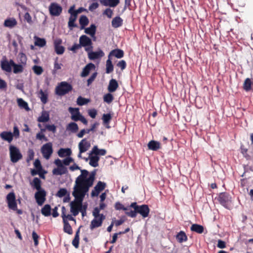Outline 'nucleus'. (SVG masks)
<instances>
[{
	"mask_svg": "<svg viewBox=\"0 0 253 253\" xmlns=\"http://www.w3.org/2000/svg\"><path fill=\"white\" fill-rule=\"evenodd\" d=\"M94 180L93 174L89 173L86 170H81V174L76 179L72 192L75 199L70 204V212L73 215L76 216L82 211L83 201Z\"/></svg>",
	"mask_w": 253,
	"mask_h": 253,
	"instance_id": "obj_1",
	"label": "nucleus"
},
{
	"mask_svg": "<svg viewBox=\"0 0 253 253\" xmlns=\"http://www.w3.org/2000/svg\"><path fill=\"white\" fill-rule=\"evenodd\" d=\"M106 154L105 149H99L97 146L93 147L91 150L88 153V157L85 159V161H89V164L93 167H96L98 166L99 160V156H104Z\"/></svg>",
	"mask_w": 253,
	"mask_h": 253,
	"instance_id": "obj_2",
	"label": "nucleus"
},
{
	"mask_svg": "<svg viewBox=\"0 0 253 253\" xmlns=\"http://www.w3.org/2000/svg\"><path fill=\"white\" fill-rule=\"evenodd\" d=\"M115 208L117 210L123 209L126 211V214L131 217L134 216L136 213H142V206H137L136 203H132L129 207L126 208L121 203H117L115 204Z\"/></svg>",
	"mask_w": 253,
	"mask_h": 253,
	"instance_id": "obj_3",
	"label": "nucleus"
},
{
	"mask_svg": "<svg viewBox=\"0 0 253 253\" xmlns=\"http://www.w3.org/2000/svg\"><path fill=\"white\" fill-rule=\"evenodd\" d=\"M99 211V209L96 208L92 212L94 218L92 220L90 224V229L92 230L101 226L103 221L105 218V216L102 214H100Z\"/></svg>",
	"mask_w": 253,
	"mask_h": 253,
	"instance_id": "obj_4",
	"label": "nucleus"
},
{
	"mask_svg": "<svg viewBox=\"0 0 253 253\" xmlns=\"http://www.w3.org/2000/svg\"><path fill=\"white\" fill-rule=\"evenodd\" d=\"M56 168L52 170V173L54 175H62L67 172V169L64 166L62 161L60 159H56L54 161Z\"/></svg>",
	"mask_w": 253,
	"mask_h": 253,
	"instance_id": "obj_5",
	"label": "nucleus"
},
{
	"mask_svg": "<svg viewBox=\"0 0 253 253\" xmlns=\"http://www.w3.org/2000/svg\"><path fill=\"white\" fill-rule=\"evenodd\" d=\"M91 144L89 140L86 139H83L78 144L79 153L78 157L79 158H82V154L87 151L90 147Z\"/></svg>",
	"mask_w": 253,
	"mask_h": 253,
	"instance_id": "obj_6",
	"label": "nucleus"
},
{
	"mask_svg": "<svg viewBox=\"0 0 253 253\" xmlns=\"http://www.w3.org/2000/svg\"><path fill=\"white\" fill-rule=\"evenodd\" d=\"M10 160L13 163H16L22 158L19 150L14 146L9 147Z\"/></svg>",
	"mask_w": 253,
	"mask_h": 253,
	"instance_id": "obj_7",
	"label": "nucleus"
},
{
	"mask_svg": "<svg viewBox=\"0 0 253 253\" xmlns=\"http://www.w3.org/2000/svg\"><path fill=\"white\" fill-rule=\"evenodd\" d=\"M72 89L71 85L66 82H61L56 87V92L59 95H63L68 92Z\"/></svg>",
	"mask_w": 253,
	"mask_h": 253,
	"instance_id": "obj_8",
	"label": "nucleus"
},
{
	"mask_svg": "<svg viewBox=\"0 0 253 253\" xmlns=\"http://www.w3.org/2000/svg\"><path fill=\"white\" fill-rule=\"evenodd\" d=\"M217 200L221 205L227 208L231 203V197L228 193L222 192L218 195Z\"/></svg>",
	"mask_w": 253,
	"mask_h": 253,
	"instance_id": "obj_9",
	"label": "nucleus"
},
{
	"mask_svg": "<svg viewBox=\"0 0 253 253\" xmlns=\"http://www.w3.org/2000/svg\"><path fill=\"white\" fill-rule=\"evenodd\" d=\"M41 151L44 158L48 159L52 153V146L51 143H48L43 145Z\"/></svg>",
	"mask_w": 253,
	"mask_h": 253,
	"instance_id": "obj_10",
	"label": "nucleus"
},
{
	"mask_svg": "<svg viewBox=\"0 0 253 253\" xmlns=\"http://www.w3.org/2000/svg\"><path fill=\"white\" fill-rule=\"evenodd\" d=\"M49 11L50 14L52 16H59L62 11V8L60 5L56 3H51L49 6Z\"/></svg>",
	"mask_w": 253,
	"mask_h": 253,
	"instance_id": "obj_11",
	"label": "nucleus"
},
{
	"mask_svg": "<svg viewBox=\"0 0 253 253\" xmlns=\"http://www.w3.org/2000/svg\"><path fill=\"white\" fill-rule=\"evenodd\" d=\"M80 45L81 46H84L85 47L86 51H89L91 49L92 47H88L91 45L92 42L90 39L87 37L85 35H83L81 36L79 39Z\"/></svg>",
	"mask_w": 253,
	"mask_h": 253,
	"instance_id": "obj_12",
	"label": "nucleus"
},
{
	"mask_svg": "<svg viewBox=\"0 0 253 253\" xmlns=\"http://www.w3.org/2000/svg\"><path fill=\"white\" fill-rule=\"evenodd\" d=\"M46 192L43 190L37 191L35 194V198L37 204L42 206L45 201Z\"/></svg>",
	"mask_w": 253,
	"mask_h": 253,
	"instance_id": "obj_13",
	"label": "nucleus"
},
{
	"mask_svg": "<svg viewBox=\"0 0 253 253\" xmlns=\"http://www.w3.org/2000/svg\"><path fill=\"white\" fill-rule=\"evenodd\" d=\"M8 207L13 210H17V204L16 203L15 196L14 193H9L6 197Z\"/></svg>",
	"mask_w": 253,
	"mask_h": 253,
	"instance_id": "obj_14",
	"label": "nucleus"
},
{
	"mask_svg": "<svg viewBox=\"0 0 253 253\" xmlns=\"http://www.w3.org/2000/svg\"><path fill=\"white\" fill-rule=\"evenodd\" d=\"M106 184L104 182L99 181L94 187L93 190L91 191V195L92 197L97 196L99 193L104 189Z\"/></svg>",
	"mask_w": 253,
	"mask_h": 253,
	"instance_id": "obj_15",
	"label": "nucleus"
},
{
	"mask_svg": "<svg viewBox=\"0 0 253 253\" xmlns=\"http://www.w3.org/2000/svg\"><path fill=\"white\" fill-rule=\"evenodd\" d=\"M56 196L63 198V201L65 203L69 202L70 199L69 193L64 188L60 189L57 193Z\"/></svg>",
	"mask_w": 253,
	"mask_h": 253,
	"instance_id": "obj_16",
	"label": "nucleus"
},
{
	"mask_svg": "<svg viewBox=\"0 0 253 253\" xmlns=\"http://www.w3.org/2000/svg\"><path fill=\"white\" fill-rule=\"evenodd\" d=\"M13 65V61L11 60L9 61L4 60L1 62V67L3 70L10 72L11 71V67Z\"/></svg>",
	"mask_w": 253,
	"mask_h": 253,
	"instance_id": "obj_17",
	"label": "nucleus"
},
{
	"mask_svg": "<svg viewBox=\"0 0 253 253\" xmlns=\"http://www.w3.org/2000/svg\"><path fill=\"white\" fill-rule=\"evenodd\" d=\"M104 53L101 50H98L96 51H89L88 52V56L90 59L94 60L101 58L103 56Z\"/></svg>",
	"mask_w": 253,
	"mask_h": 253,
	"instance_id": "obj_18",
	"label": "nucleus"
},
{
	"mask_svg": "<svg viewBox=\"0 0 253 253\" xmlns=\"http://www.w3.org/2000/svg\"><path fill=\"white\" fill-rule=\"evenodd\" d=\"M69 111L71 114V119L75 121H79V118L82 115L79 112V109L70 107Z\"/></svg>",
	"mask_w": 253,
	"mask_h": 253,
	"instance_id": "obj_19",
	"label": "nucleus"
},
{
	"mask_svg": "<svg viewBox=\"0 0 253 253\" xmlns=\"http://www.w3.org/2000/svg\"><path fill=\"white\" fill-rule=\"evenodd\" d=\"M39 122L46 123L49 120V113L48 111H42L37 119Z\"/></svg>",
	"mask_w": 253,
	"mask_h": 253,
	"instance_id": "obj_20",
	"label": "nucleus"
},
{
	"mask_svg": "<svg viewBox=\"0 0 253 253\" xmlns=\"http://www.w3.org/2000/svg\"><path fill=\"white\" fill-rule=\"evenodd\" d=\"M62 41L57 39L54 41V46L56 52L58 54H62L64 51V48L61 45Z\"/></svg>",
	"mask_w": 253,
	"mask_h": 253,
	"instance_id": "obj_21",
	"label": "nucleus"
},
{
	"mask_svg": "<svg viewBox=\"0 0 253 253\" xmlns=\"http://www.w3.org/2000/svg\"><path fill=\"white\" fill-rule=\"evenodd\" d=\"M95 69V66L92 63H89L83 69L82 73H81V76L84 77L87 76L90 71L91 70H94Z\"/></svg>",
	"mask_w": 253,
	"mask_h": 253,
	"instance_id": "obj_22",
	"label": "nucleus"
},
{
	"mask_svg": "<svg viewBox=\"0 0 253 253\" xmlns=\"http://www.w3.org/2000/svg\"><path fill=\"white\" fill-rule=\"evenodd\" d=\"M0 137L4 140L11 142L13 139V134L11 132L3 131L0 134Z\"/></svg>",
	"mask_w": 253,
	"mask_h": 253,
	"instance_id": "obj_23",
	"label": "nucleus"
},
{
	"mask_svg": "<svg viewBox=\"0 0 253 253\" xmlns=\"http://www.w3.org/2000/svg\"><path fill=\"white\" fill-rule=\"evenodd\" d=\"M147 145L148 149L153 151H157L161 147L160 143L154 140H151Z\"/></svg>",
	"mask_w": 253,
	"mask_h": 253,
	"instance_id": "obj_24",
	"label": "nucleus"
},
{
	"mask_svg": "<svg viewBox=\"0 0 253 253\" xmlns=\"http://www.w3.org/2000/svg\"><path fill=\"white\" fill-rule=\"evenodd\" d=\"M100 2L105 6L115 7L120 2L119 0H101Z\"/></svg>",
	"mask_w": 253,
	"mask_h": 253,
	"instance_id": "obj_25",
	"label": "nucleus"
},
{
	"mask_svg": "<svg viewBox=\"0 0 253 253\" xmlns=\"http://www.w3.org/2000/svg\"><path fill=\"white\" fill-rule=\"evenodd\" d=\"M119 86L116 80L115 79H112L110 81L108 90L110 92H113L118 88Z\"/></svg>",
	"mask_w": 253,
	"mask_h": 253,
	"instance_id": "obj_26",
	"label": "nucleus"
},
{
	"mask_svg": "<svg viewBox=\"0 0 253 253\" xmlns=\"http://www.w3.org/2000/svg\"><path fill=\"white\" fill-rule=\"evenodd\" d=\"M71 150L69 148H61L58 152V154L59 156L61 158L70 156L71 155Z\"/></svg>",
	"mask_w": 253,
	"mask_h": 253,
	"instance_id": "obj_27",
	"label": "nucleus"
},
{
	"mask_svg": "<svg viewBox=\"0 0 253 253\" xmlns=\"http://www.w3.org/2000/svg\"><path fill=\"white\" fill-rule=\"evenodd\" d=\"M192 231L196 232L198 234H202L203 233L204 228L202 225L198 224H193L190 227Z\"/></svg>",
	"mask_w": 253,
	"mask_h": 253,
	"instance_id": "obj_28",
	"label": "nucleus"
},
{
	"mask_svg": "<svg viewBox=\"0 0 253 253\" xmlns=\"http://www.w3.org/2000/svg\"><path fill=\"white\" fill-rule=\"evenodd\" d=\"M34 165L36 169L38 171V174L40 175L41 177L43 178L44 177L42 175L45 172L43 171L42 167L41 166L40 161L38 159L36 160L34 163Z\"/></svg>",
	"mask_w": 253,
	"mask_h": 253,
	"instance_id": "obj_29",
	"label": "nucleus"
},
{
	"mask_svg": "<svg viewBox=\"0 0 253 253\" xmlns=\"http://www.w3.org/2000/svg\"><path fill=\"white\" fill-rule=\"evenodd\" d=\"M96 27L94 24H91L89 27L84 29L85 34L93 37L95 35Z\"/></svg>",
	"mask_w": 253,
	"mask_h": 253,
	"instance_id": "obj_30",
	"label": "nucleus"
},
{
	"mask_svg": "<svg viewBox=\"0 0 253 253\" xmlns=\"http://www.w3.org/2000/svg\"><path fill=\"white\" fill-rule=\"evenodd\" d=\"M176 238L179 243H182L187 240V237L184 231H180L176 235Z\"/></svg>",
	"mask_w": 253,
	"mask_h": 253,
	"instance_id": "obj_31",
	"label": "nucleus"
},
{
	"mask_svg": "<svg viewBox=\"0 0 253 253\" xmlns=\"http://www.w3.org/2000/svg\"><path fill=\"white\" fill-rule=\"evenodd\" d=\"M78 129L79 127L77 124L75 123H71L69 124L66 127V130L72 133L76 132Z\"/></svg>",
	"mask_w": 253,
	"mask_h": 253,
	"instance_id": "obj_32",
	"label": "nucleus"
},
{
	"mask_svg": "<svg viewBox=\"0 0 253 253\" xmlns=\"http://www.w3.org/2000/svg\"><path fill=\"white\" fill-rule=\"evenodd\" d=\"M112 55H114L118 58H121L124 56V52L120 49H115L112 50L109 54L108 57H110Z\"/></svg>",
	"mask_w": 253,
	"mask_h": 253,
	"instance_id": "obj_33",
	"label": "nucleus"
},
{
	"mask_svg": "<svg viewBox=\"0 0 253 253\" xmlns=\"http://www.w3.org/2000/svg\"><path fill=\"white\" fill-rule=\"evenodd\" d=\"M38 96L41 99V101L43 104L47 102L48 93L46 91H43L42 90H40L39 92Z\"/></svg>",
	"mask_w": 253,
	"mask_h": 253,
	"instance_id": "obj_34",
	"label": "nucleus"
},
{
	"mask_svg": "<svg viewBox=\"0 0 253 253\" xmlns=\"http://www.w3.org/2000/svg\"><path fill=\"white\" fill-rule=\"evenodd\" d=\"M51 207L49 205H45L41 210L42 213L45 216H48L51 214Z\"/></svg>",
	"mask_w": 253,
	"mask_h": 253,
	"instance_id": "obj_35",
	"label": "nucleus"
},
{
	"mask_svg": "<svg viewBox=\"0 0 253 253\" xmlns=\"http://www.w3.org/2000/svg\"><path fill=\"white\" fill-rule=\"evenodd\" d=\"M252 82L250 78H247L243 84V88L246 91H249L252 89Z\"/></svg>",
	"mask_w": 253,
	"mask_h": 253,
	"instance_id": "obj_36",
	"label": "nucleus"
},
{
	"mask_svg": "<svg viewBox=\"0 0 253 253\" xmlns=\"http://www.w3.org/2000/svg\"><path fill=\"white\" fill-rule=\"evenodd\" d=\"M123 20L120 17H116L112 21V25L114 28H118L122 24Z\"/></svg>",
	"mask_w": 253,
	"mask_h": 253,
	"instance_id": "obj_37",
	"label": "nucleus"
},
{
	"mask_svg": "<svg viewBox=\"0 0 253 253\" xmlns=\"http://www.w3.org/2000/svg\"><path fill=\"white\" fill-rule=\"evenodd\" d=\"M17 102L18 106L20 108L24 109L26 111H29L30 110L28 107V103L26 102H25L24 100H23L22 98L17 99Z\"/></svg>",
	"mask_w": 253,
	"mask_h": 253,
	"instance_id": "obj_38",
	"label": "nucleus"
},
{
	"mask_svg": "<svg viewBox=\"0 0 253 253\" xmlns=\"http://www.w3.org/2000/svg\"><path fill=\"white\" fill-rule=\"evenodd\" d=\"M17 24L16 20L14 18H10L5 20L4 25L5 27L12 28Z\"/></svg>",
	"mask_w": 253,
	"mask_h": 253,
	"instance_id": "obj_39",
	"label": "nucleus"
},
{
	"mask_svg": "<svg viewBox=\"0 0 253 253\" xmlns=\"http://www.w3.org/2000/svg\"><path fill=\"white\" fill-rule=\"evenodd\" d=\"M32 185L37 189V191L40 190H43V189L41 188V181L38 178H35L34 179Z\"/></svg>",
	"mask_w": 253,
	"mask_h": 253,
	"instance_id": "obj_40",
	"label": "nucleus"
},
{
	"mask_svg": "<svg viewBox=\"0 0 253 253\" xmlns=\"http://www.w3.org/2000/svg\"><path fill=\"white\" fill-rule=\"evenodd\" d=\"M79 22L81 25V29H83L88 24L89 21L86 16H82L80 18Z\"/></svg>",
	"mask_w": 253,
	"mask_h": 253,
	"instance_id": "obj_41",
	"label": "nucleus"
},
{
	"mask_svg": "<svg viewBox=\"0 0 253 253\" xmlns=\"http://www.w3.org/2000/svg\"><path fill=\"white\" fill-rule=\"evenodd\" d=\"M24 65L22 64H16L13 62V65H12V67H13V72L15 74L21 73L23 70Z\"/></svg>",
	"mask_w": 253,
	"mask_h": 253,
	"instance_id": "obj_42",
	"label": "nucleus"
},
{
	"mask_svg": "<svg viewBox=\"0 0 253 253\" xmlns=\"http://www.w3.org/2000/svg\"><path fill=\"white\" fill-rule=\"evenodd\" d=\"M35 44L37 46L41 47L43 46L46 43V41L44 39H41L35 37Z\"/></svg>",
	"mask_w": 253,
	"mask_h": 253,
	"instance_id": "obj_43",
	"label": "nucleus"
},
{
	"mask_svg": "<svg viewBox=\"0 0 253 253\" xmlns=\"http://www.w3.org/2000/svg\"><path fill=\"white\" fill-rule=\"evenodd\" d=\"M77 18V16L74 13L72 14V15L70 16L68 22V26L71 29H72L73 27L75 26V25H74V22L76 20Z\"/></svg>",
	"mask_w": 253,
	"mask_h": 253,
	"instance_id": "obj_44",
	"label": "nucleus"
},
{
	"mask_svg": "<svg viewBox=\"0 0 253 253\" xmlns=\"http://www.w3.org/2000/svg\"><path fill=\"white\" fill-rule=\"evenodd\" d=\"M112 118V116L110 114H103L102 116V120L103 123L105 125H107L106 127L109 128L110 126H108V124Z\"/></svg>",
	"mask_w": 253,
	"mask_h": 253,
	"instance_id": "obj_45",
	"label": "nucleus"
},
{
	"mask_svg": "<svg viewBox=\"0 0 253 253\" xmlns=\"http://www.w3.org/2000/svg\"><path fill=\"white\" fill-rule=\"evenodd\" d=\"M113 70V65L111 60V58L108 57V59L106 61V73H110Z\"/></svg>",
	"mask_w": 253,
	"mask_h": 253,
	"instance_id": "obj_46",
	"label": "nucleus"
},
{
	"mask_svg": "<svg viewBox=\"0 0 253 253\" xmlns=\"http://www.w3.org/2000/svg\"><path fill=\"white\" fill-rule=\"evenodd\" d=\"M32 70H33L35 74L37 75H41L43 72V70L41 66L35 65L32 67Z\"/></svg>",
	"mask_w": 253,
	"mask_h": 253,
	"instance_id": "obj_47",
	"label": "nucleus"
},
{
	"mask_svg": "<svg viewBox=\"0 0 253 253\" xmlns=\"http://www.w3.org/2000/svg\"><path fill=\"white\" fill-rule=\"evenodd\" d=\"M90 102V100L88 99L83 98L82 97H79L77 99V104L79 105H83L86 104Z\"/></svg>",
	"mask_w": 253,
	"mask_h": 253,
	"instance_id": "obj_48",
	"label": "nucleus"
},
{
	"mask_svg": "<svg viewBox=\"0 0 253 253\" xmlns=\"http://www.w3.org/2000/svg\"><path fill=\"white\" fill-rule=\"evenodd\" d=\"M114 99V97L112 94L110 93H107L105 94L103 97V99L104 102L110 103H111Z\"/></svg>",
	"mask_w": 253,
	"mask_h": 253,
	"instance_id": "obj_49",
	"label": "nucleus"
},
{
	"mask_svg": "<svg viewBox=\"0 0 253 253\" xmlns=\"http://www.w3.org/2000/svg\"><path fill=\"white\" fill-rule=\"evenodd\" d=\"M64 223V231L69 234H71L72 233V229L68 222Z\"/></svg>",
	"mask_w": 253,
	"mask_h": 253,
	"instance_id": "obj_50",
	"label": "nucleus"
},
{
	"mask_svg": "<svg viewBox=\"0 0 253 253\" xmlns=\"http://www.w3.org/2000/svg\"><path fill=\"white\" fill-rule=\"evenodd\" d=\"M79 231H78L76 233V236L72 241L73 245L76 248H78L79 247Z\"/></svg>",
	"mask_w": 253,
	"mask_h": 253,
	"instance_id": "obj_51",
	"label": "nucleus"
},
{
	"mask_svg": "<svg viewBox=\"0 0 253 253\" xmlns=\"http://www.w3.org/2000/svg\"><path fill=\"white\" fill-rule=\"evenodd\" d=\"M18 57L21 64L25 65L27 61V57L25 54L23 53H20L18 55Z\"/></svg>",
	"mask_w": 253,
	"mask_h": 253,
	"instance_id": "obj_52",
	"label": "nucleus"
},
{
	"mask_svg": "<svg viewBox=\"0 0 253 253\" xmlns=\"http://www.w3.org/2000/svg\"><path fill=\"white\" fill-rule=\"evenodd\" d=\"M62 219L63 222H68V220L76 221L75 219L70 214H63Z\"/></svg>",
	"mask_w": 253,
	"mask_h": 253,
	"instance_id": "obj_53",
	"label": "nucleus"
},
{
	"mask_svg": "<svg viewBox=\"0 0 253 253\" xmlns=\"http://www.w3.org/2000/svg\"><path fill=\"white\" fill-rule=\"evenodd\" d=\"M150 211L149 208L147 205H143V218L147 217Z\"/></svg>",
	"mask_w": 253,
	"mask_h": 253,
	"instance_id": "obj_54",
	"label": "nucleus"
},
{
	"mask_svg": "<svg viewBox=\"0 0 253 253\" xmlns=\"http://www.w3.org/2000/svg\"><path fill=\"white\" fill-rule=\"evenodd\" d=\"M73 159L71 157L68 156L67 158L62 161V162L64 165L68 166L69 164L73 162Z\"/></svg>",
	"mask_w": 253,
	"mask_h": 253,
	"instance_id": "obj_55",
	"label": "nucleus"
},
{
	"mask_svg": "<svg viewBox=\"0 0 253 253\" xmlns=\"http://www.w3.org/2000/svg\"><path fill=\"white\" fill-rule=\"evenodd\" d=\"M32 238L34 240L35 245L37 246L39 244V236L35 231H33L32 232Z\"/></svg>",
	"mask_w": 253,
	"mask_h": 253,
	"instance_id": "obj_56",
	"label": "nucleus"
},
{
	"mask_svg": "<svg viewBox=\"0 0 253 253\" xmlns=\"http://www.w3.org/2000/svg\"><path fill=\"white\" fill-rule=\"evenodd\" d=\"M244 172L243 174L241 175L242 177L245 176L246 173L249 172L250 171H253V168L252 167L246 166H244Z\"/></svg>",
	"mask_w": 253,
	"mask_h": 253,
	"instance_id": "obj_57",
	"label": "nucleus"
},
{
	"mask_svg": "<svg viewBox=\"0 0 253 253\" xmlns=\"http://www.w3.org/2000/svg\"><path fill=\"white\" fill-rule=\"evenodd\" d=\"M108 18H111L113 15V10L110 8H107L103 12Z\"/></svg>",
	"mask_w": 253,
	"mask_h": 253,
	"instance_id": "obj_58",
	"label": "nucleus"
},
{
	"mask_svg": "<svg viewBox=\"0 0 253 253\" xmlns=\"http://www.w3.org/2000/svg\"><path fill=\"white\" fill-rule=\"evenodd\" d=\"M217 247L219 249H224L226 248V243L221 240H218Z\"/></svg>",
	"mask_w": 253,
	"mask_h": 253,
	"instance_id": "obj_59",
	"label": "nucleus"
},
{
	"mask_svg": "<svg viewBox=\"0 0 253 253\" xmlns=\"http://www.w3.org/2000/svg\"><path fill=\"white\" fill-rule=\"evenodd\" d=\"M7 87L6 83L3 80L0 79V89L4 90Z\"/></svg>",
	"mask_w": 253,
	"mask_h": 253,
	"instance_id": "obj_60",
	"label": "nucleus"
},
{
	"mask_svg": "<svg viewBox=\"0 0 253 253\" xmlns=\"http://www.w3.org/2000/svg\"><path fill=\"white\" fill-rule=\"evenodd\" d=\"M88 115L92 118H94L96 117V115L97 114V111L96 110L93 109H90L88 111Z\"/></svg>",
	"mask_w": 253,
	"mask_h": 253,
	"instance_id": "obj_61",
	"label": "nucleus"
},
{
	"mask_svg": "<svg viewBox=\"0 0 253 253\" xmlns=\"http://www.w3.org/2000/svg\"><path fill=\"white\" fill-rule=\"evenodd\" d=\"M24 19L28 23H32V17L30 16V14L28 12L26 13L24 15Z\"/></svg>",
	"mask_w": 253,
	"mask_h": 253,
	"instance_id": "obj_62",
	"label": "nucleus"
},
{
	"mask_svg": "<svg viewBox=\"0 0 253 253\" xmlns=\"http://www.w3.org/2000/svg\"><path fill=\"white\" fill-rule=\"evenodd\" d=\"M28 161H30L33 159L34 156V152L33 150L30 149L28 152Z\"/></svg>",
	"mask_w": 253,
	"mask_h": 253,
	"instance_id": "obj_63",
	"label": "nucleus"
},
{
	"mask_svg": "<svg viewBox=\"0 0 253 253\" xmlns=\"http://www.w3.org/2000/svg\"><path fill=\"white\" fill-rule=\"evenodd\" d=\"M117 66L121 68L122 70H123L125 68L126 66V62L124 60H121L117 64Z\"/></svg>",
	"mask_w": 253,
	"mask_h": 253,
	"instance_id": "obj_64",
	"label": "nucleus"
}]
</instances>
